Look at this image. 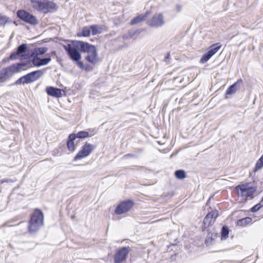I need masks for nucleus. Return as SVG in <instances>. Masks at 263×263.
<instances>
[{
  "label": "nucleus",
  "mask_w": 263,
  "mask_h": 263,
  "mask_svg": "<svg viewBox=\"0 0 263 263\" xmlns=\"http://www.w3.org/2000/svg\"><path fill=\"white\" fill-rule=\"evenodd\" d=\"M134 205L132 200L124 201L121 202L116 208L115 213L117 215H121L129 211Z\"/></svg>",
  "instance_id": "12"
},
{
  "label": "nucleus",
  "mask_w": 263,
  "mask_h": 263,
  "mask_svg": "<svg viewBox=\"0 0 263 263\" xmlns=\"http://www.w3.org/2000/svg\"><path fill=\"white\" fill-rule=\"evenodd\" d=\"M146 17V14H145V15H143V14L139 15L133 18L131 20V21L130 22V24L131 25H133L139 24L140 23L144 22L145 20Z\"/></svg>",
  "instance_id": "20"
},
{
  "label": "nucleus",
  "mask_w": 263,
  "mask_h": 263,
  "mask_svg": "<svg viewBox=\"0 0 263 263\" xmlns=\"http://www.w3.org/2000/svg\"><path fill=\"white\" fill-rule=\"evenodd\" d=\"M44 71L42 70H37L31 72L20 78L15 81L14 84L20 85L29 84L39 79L43 74Z\"/></svg>",
  "instance_id": "5"
},
{
  "label": "nucleus",
  "mask_w": 263,
  "mask_h": 263,
  "mask_svg": "<svg viewBox=\"0 0 263 263\" xmlns=\"http://www.w3.org/2000/svg\"><path fill=\"white\" fill-rule=\"evenodd\" d=\"M32 63L34 66L36 67H40L41 66V59L38 58L36 55L31 60Z\"/></svg>",
  "instance_id": "28"
},
{
  "label": "nucleus",
  "mask_w": 263,
  "mask_h": 263,
  "mask_svg": "<svg viewBox=\"0 0 263 263\" xmlns=\"http://www.w3.org/2000/svg\"><path fill=\"white\" fill-rule=\"evenodd\" d=\"M123 39H127V37L125 36V35H124L123 36Z\"/></svg>",
  "instance_id": "37"
},
{
  "label": "nucleus",
  "mask_w": 263,
  "mask_h": 263,
  "mask_svg": "<svg viewBox=\"0 0 263 263\" xmlns=\"http://www.w3.org/2000/svg\"><path fill=\"white\" fill-rule=\"evenodd\" d=\"M47 50V48L46 47H41L37 48L35 51H36V55L37 56L38 55H42L44 54Z\"/></svg>",
  "instance_id": "30"
},
{
  "label": "nucleus",
  "mask_w": 263,
  "mask_h": 263,
  "mask_svg": "<svg viewBox=\"0 0 263 263\" xmlns=\"http://www.w3.org/2000/svg\"><path fill=\"white\" fill-rule=\"evenodd\" d=\"M165 24L164 17L161 13L155 14L152 18L147 21V24L151 27L158 28Z\"/></svg>",
  "instance_id": "10"
},
{
  "label": "nucleus",
  "mask_w": 263,
  "mask_h": 263,
  "mask_svg": "<svg viewBox=\"0 0 263 263\" xmlns=\"http://www.w3.org/2000/svg\"><path fill=\"white\" fill-rule=\"evenodd\" d=\"M242 83L243 81L241 79L237 80L233 84L229 87L226 91V95H231L232 94L235 93L239 88L240 85H242Z\"/></svg>",
  "instance_id": "18"
},
{
  "label": "nucleus",
  "mask_w": 263,
  "mask_h": 263,
  "mask_svg": "<svg viewBox=\"0 0 263 263\" xmlns=\"http://www.w3.org/2000/svg\"><path fill=\"white\" fill-rule=\"evenodd\" d=\"M218 213L217 211H212L208 213L203 219V223L205 226H209L214 222L216 218L218 217Z\"/></svg>",
  "instance_id": "15"
},
{
  "label": "nucleus",
  "mask_w": 263,
  "mask_h": 263,
  "mask_svg": "<svg viewBox=\"0 0 263 263\" xmlns=\"http://www.w3.org/2000/svg\"><path fill=\"white\" fill-rule=\"evenodd\" d=\"M130 250L131 249L129 247H124L120 248L115 254L114 262L122 263L126 259Z\"/></svg>",
  "instance_id": "9"
},
{
  "label": "nucleus",
  "mask_w": 263,
  "mask_h": 263,
  "mask_svg": "<svg viewBox=\"0 0 263 263\" xmlns=\"http://www.w3.org/2000/svg\"><path fill=\"white\" fill-rule=\"evenodd\" d=\"M27 50V46L26 44H22L18 46L15 52H12L10 57L9 59L15 60L20 58L21 59L25 58L26 53Z\"/></svg>",
  "instance_id": "11"
},
{
  "label": "nucleus",
  "mask_w": 263,
  "mask_h": 263,
  "mask_svg": "<svg viewBox=\"0 0 263 263\" xmlns=\"http://www.w3.org/2000/svg\"><path fill=\"white\" fill-rule=\"evenodd\" d=\"M93 148L94 147L92 144L86 142L75 156L73 161H76L87 157L90 154Z\"/></svg>",
  "instance_id": "8"
},
{
  "label": "nucleus",
  "mask_w": 263,
  "mask_h": 263,
  "mask_svg": "<svg viewBox=\"0 0 263 263\" xmlns=\"http://www.w3.org/2000/svg\"><path fill=\"white\" fill-rule=\"evenodd\" d=\"M260 201L263 203V197L262 198L261 200H260Z\"/></svg>",
  "instance_id": "38"
},
{
  "label": "nucleus",
  "mask_w": 263,
  "mask_h": 263,
  "mask_svg": "<svg viewBox=\"0 0 263 263\" xmlns=\"http://www.w3.org/2000/svg\"><path fill=\"white\" fill-rule=\"evenodd\" d=\"M91 31L92 35H97L102 33V28L99 27L97 25L90 26Z\"/></svg>",
  "instance_id": "24"
},
{
  "label": "nucleus",
  "mask_w": 263,
  "mask_h": 263,
  "mask_svg": "<svg viewBox=\"0 0 263 263\" xmlns=\"http://www.w3.org/2000/svg\"><path fill=\"white\" fill-rule=\"evenodd\" d=\"M90 52L87 54L85 57V59L88 62L95 65L98 61V52L96 48H94L90 51Z\"/></svg>",
  "instance_id": "14"
},
{
  "label": "nucleus",
  "mask_w": 263,
  "mask_h": 263,
  "mask_svg": "<svg viewBox=\"0 0 263 263\" xmlns=\"http://www.w3.org/2000/svg\"><path fill=\"white\" fill-rule=\"evenodd\" d=\"M63 48L67 52L69 58L73 61H78L81 59V55L79 51L80 49L78 41H72L71 44L63 45Z\"/></svg>",
  "instance_id": "4"
},
{
  "label": "nucleus",
  "mask_w": 263,
  "mask_h": 263,
  "mask_svg": "<svg viewBox=\"0 0 263 263\" xmlns=\"http://www.w3.org/2000/svg\"><path fill=\"white\" fill-rule=\"evenodd\" d=\"M44 223V214L39 209H35L29 222L28 231L33 233L37 231Z\"/></svg>",
  "instance_id": "3"
},
{
  "label": "nucleus",
  "mask_w": 263,
  "mask_h": 263,
  "mask_svg": "<svg viewBox=\"0 0 263 263\" xmlns=\"http://www.w3.org/2000/svg\"><path fill=\"white\" fill-rule=\"evenodd\" d=\"M47 93L51 96L60 98L62 96V89L56 87L49 86L46 88Z\"/></svg>",
  "instance_id": "17"
},
{
  "label": "nucleus",
  "mask_w": 263,
  "mask_h": 263,
  "mask_svg": "<svg viewBox=\"0 0 263 263\" xmlns=\"http://www.w3.org/2000/svg\"><path fill=\"white\" fill-rule=\"evenodd\" d=\"M263 167V154L261 157L257 161L254 171L256 172Z\"/></svg>",
  "instance_id": "27"
},
{
  "label": "nucleus",
  "mask_w": 263,
  "mask_h": 263,
  "mask_svg": "<svg viewBox=\"0 0 263 263\" xmlns=\"http://www.w3.org/2000/svg\"><path fill=\"white\" fill-rule=\"evenodd\" d=\"M175 177L179 179H183L185 177V172L182 170H177L175 172Z\"/></svg>",
  "instance_id": "26"
},
{
  "label": "nucleus",
  "mask_w": 263,
  "mask_h": 263,
  "mask_svg": "<svg viewBox=\"0 0 263 263\" xmlns=\"http://www.w3.org/2000/svg\"><path fill=\"white\" fill-rule=\"evenodd\" d=\"M51 58L47 57L43 59H41V66H44L48 64L51 61Z\"/></svg>",
  "instance_id": "32"
},
{
  "label": "nucleus",
  "mask_w": 263,
  "mask_h": 263,
  "mask_svg": "<svg viewBox=\"0 0 263 263\" xmlns=\"http://www.w3.org/2000/svg\"><path fill=\"white\" fill-rule=\"evenodd\" d=\"M8 17L0 15V26H3L8 22Z\"/></svg>",
  "instance_id": "31"
},
{
  "label": "nucleus",
  "mask_w": 263,
  "mask_h": 263,
  "mask_svg": "<svg viewBox=\"0 0 263 263\" xmlns=\"http://www.w3.org/2000/svg\"><path fill=\"white\" fill-rule=\"evenodd\" d=\"M221 45L220 43L214 44L211 46V48L205 53H204L200 60V62L204 64L212 56L216 54L221 48Z\"/></svg>",
  "instance_id": "13"
},
{
  "label": "nucleus",
  "mask_w": 263,
  "mask_h": 263,
  "mask_svg": "<svg viewBox=\"0 0 263 263\" xmlns=\"http://www.w3.org/2000/svg\"><path fill=\"white\" fill-rule=\"evenodd\" d=\"M80 51L82 52L86 53L87 54L90 52V51L96 47L88 43L78 41Z\"/></svg>",
  "instance_id": "16"
},
{
  "label": "nucleus",
  "mask_w": 263,
  "mask_h": 263,
  "mask_svg": "<svg viewBox=\"0 0 263 263\" xmlns=\"http://www.w3.org/2000/svg\"><path fill=\"white\" fill-rule=\"evenodd\" d=\"M229 233V230L227 226H224L222 227L221 235V239H226L228 237Z\"/></svg>",
  "instance_id": "25"
},
{
  "label": "nucleus",
  "mask_w": 263,
  "mask_h": 263,
  "mask_svg": "<svg viewBox=\"0 0 263 263\" xmlns=\"http://www.w3.org/2000/svg\"><path fill=\"white\" fill-rule=\"evenodd\" d=\"M262 206L263 203L261 201H260L259 203L256 204L251 209V211L253 213L256 212L258 211Z\"/></svg>",
  "instance_id": "29"
},
{
  "label": "nucleus",
  "mask_w": 263,
  "mask_h": 263,
  "mask_svg": "<svg viewBox=\"0 0 263 263\" xmlns=\"http://www.w3.org/2000/svg\"><path fill=\"white\" fill-rule=\"evenodd\" d=\"M17 16L24 22L31 25H36L38 23L36 18L32 14L24 10L17 11Z\"/></svg>",
  "instance_id": "7"
},
{
  "label": "nucleus",
  "mask_w": 263,
  "mask_h": 263,
  "mask_svg": "<svg viewBox=\"0 0 263 263\" xmlns=\"http://www.w3.org/2000/svg\"><path fill=\"white\" fill-rule=\"evenodd\" d=\"M27 65V63L20 62L3 68L0 70V81L4 82L11 78L15 73L26 70Z\"/></svg>",
  "instance_id": "1"
},
{
  "label": "nucleus",
  "mask_w": 263,
  "mask_h": 263,
  "mask_svg": "<svg viewBox=\"0 0 263 263\" xmlns=\"http://www.w3.org/2000/svg\"><path fill=\"white\" fill-rule=\"evenodd\" d=\"M93 134L91 135H89V133L86 131H80L78 133L75 134V137L76 138H87L88 137H91Z\"/></svg>",
  "instance_id": "23"
},
{
  "label": "nucleus",
  "mask_w": 263,
  "mask_h": 263,
  "mask_svg": "<svg viewBox=\"0 0 263 263\" xmlns=\"http://www.w3.org/2000/svg\"><path fill=\"white\" fill-rule=\"evenodd\" d=\"M76 139L75 134H70L67 141L68 149L70 152H73L75 150L74 140Z\"/></svg>",
  "instance_id": "19"
},
{
  "label": "nucleus",
  "mask_w": 263,
  "mask_h": 263,
  "mask_svg": "<svg viewBox=\"0 0 263 263\" xmlns=\"http://www.w3.org/2000/svg\"><path fill=\"white\" fill-rule=\"evenodd\" d=\"M235 189L238 195L244 197L246 201L252 199L253 195L256 191V188L249 186L248 183L238 185L235 187Z\"/></svg>",
  "instance_id": "6"
},
{
  "label": "nucleus",
  "mask_w": 263,
  "mask_h": 263,
  "mask_svg": "<svg viewBox=\"0 0 263 263\" xmlns=\"http://www.w3.org/2000/svg\"><path fill=\"white\" fill-rule=\"evenodd\" d=\"M170 55V54L168 53L166 58H168Z\"/></svg>",
  "instance_id": "36"
},
{
  "label": "nucleus",
  "mask_w": 263,
  "mask_h": 263,
  "mask_svg": "<svg viewBox=\"0 0 263 263\" xmlns=\"http://www.w3.org/2000/svg\"><path fill=\"white\" fill-rule=\"evenodd\" d=\"M80 60H78V61H74V62H75L76 63V64L78 66H79V67L81 69H87V68H85V66L84 65V64L83 63V62H82L81 61H80Z\"/></svg>",
  "instance_id": "33"
},
{
  "label": "nucleus",
  "mask_w": 263,
  "mask_h": 263,
  "mask_svg": "<svg viewBox=\"0 0 263 263\" xmlns=\"http://www.w3.org/2000/svg\"><path fill=\"white\" fill-rule=\"evenodd\" d=\"M134 156V154H128L125 155V156H129V157H133Z\"/></svg>",
  "instance_id": "35"
},
{
  "label": "nucleus",
  "mask_w": 263,
  "mask_h": 263,
  "mask_svg": "<svg viewBox=\"0 0 263 263\" xmlns=\"http://www.w3.org/2000/svg\"><path fill=\"white\" fill-rule=\"evenodd\" d=\"M32 8L44 13L53 12L57 10L56 4L49 0H30Z\"/></svg>",
  "instance_id": "2"
},
{
  "label": "nucleus",
  "mask_w": 263,
  "mask_h": 263,
  "mask_svg": "<svg viewBox=\"0 0 263 263\" xmlns=\"http://www.w3.org/2000/svg\"><path fill=\"white\" fill-rule=\"evenodd\" d=\"M181 6L179 5H176V9L178 12H180L181 10Z\"/></svg>",
  "instance_id": "34"
},
{
  "label": "nucleus",
  "mask_w": 263,
  "mask_h": 263,
  "mask_svg": "<svg viewBox=\"0 0 263 263\" xmlns=\"http://www.w3.org/2000/svg\"><path fill=\"white\" fill-rule=\"evenodd\" d=\"M252 219L251 218L247 217L237 220V225L238 226L245 227L250 223Z\"/></svg>",
  "instance_id": "22"
},
{
  "label": "nucleus",
  "mask_w": 263,
  "mask_h": 263,
  "mask_svg": "<svg viewBox=\"0 0 263 263\" xmlns=\"http://www.w3.org/2000/svg\"><path fill=\"white\" fill-rule=\"evenodd\" d=\"M91 34V28L89 27H84L82 28V31L77 34L78 36H89Z\"/></svg>",
  "instance_id": "21"
},
{
  "label": "nucleus",
  "mask_w": 263,
  "mask_h": 263,
  "mask_svg": "<svg viewBox=\"0 0 263 263\" xmlns=\"http://www.w3.org/2000/svg\"><path fill=\"white\" fill-rule=\"evenodd\" d=\"M5 182H9V181H8V180H7V181H5Z\"/></svg>",
  "instance_id": "39"
}]
</instances>
